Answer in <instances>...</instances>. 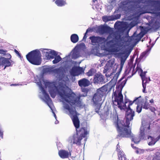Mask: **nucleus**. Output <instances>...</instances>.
Segmentation results:
<instances>
[{
    "label": "nucleus",
    "instance_id": "obj_1",
    "mask_svg": "<svg viewBox=\"0 0 160 160\" xmlns=\"http://www.w3.org/2000/svg\"><path fill=\"white\" fill-rule=\"evenodd\" d=\"M58 93L64 102V108L69 112L70 117L75 128L77 134L82 138H85L88 134L87 127H81L79 130H77L80 127V122L78 117V114L75 108L72 107L73 105L79 107L82 106V101L80 100V96H77L73 92L67 91L63 87L60 88Z\"/></svg>",
    "mask_w": 160,
    "mask_h": 160
},
{
    "label": "nucleus",
    "instance_id": "obj_2",
    "mask_svg": "<svg viewBox=\"0 0 160 160\" xmlns=\"http://www.w3.org/2000/svg\"><path fill=\"white\" fill-rule=\"evenodd\" d=\"M156 41H149L148 44H147V49L144 52H142L141 54L138 59L137 58L136 62L134 65H133V62L134 59L133 57H132L130 59L128 65L126 67L125 71L123 76L121 78V82L124 78L126 76L129 74L128 78H131L137 71L138 73L142 71L140 64H139V61L144 59L149 54L151 50L156 42Z\"/></svg>",
    "mask_w": 160,
    "mask_h": 160
},
{
    "label": "nucleus",
    "instance_id": "obj_3",
    "mask_svg": "<svg viewBox=\"0 0 160 160\" xmlns=\"http://www.w3.org/2000/svg\"><path fill=\"white\" fill-rule=\"evenodd\" d=\"M127 79H125L121 83V111H124L125 112V118L126 119L125 122H123V123H125L127 125H129L130 122L133 120V117L134 116V112L131 109L130 106L132 104L131 102L128 103L129 99L126 98L125 94V95L124 102H123V95L121 93V91L122 88L126 83Z\"/></svg>",
    "mask_w": 160,
    "mask_h": 160
},
{
    "label": "nucleus",
    "instance_id": "obj_4",
    "mask_svg": "<svg viewBox=\"0 0 160 160\" xmlns=\"http://www.w3.org/2000/svg\"><path fill=\"white\" fill-rule=\"evenodd\" d=\"M120 41H91L94 47L110 53L116 52L120 50Z\"/></svg>",
    "mask_w": 160,
    "mask_h": 160
},
{
    "label": "nucleus",
    "instance_id": "obj_5",
    "mask_svg": "<svg viewBox=\"0 0 160 160\" xmlns=\"http://www.w3.org/2000/svg\"><path fill=\"white\" fill-rule=\"evenodd\" d=\"M139 41H121V71L134 47Z\"/></svg>",
    "mask_w": 160,
    "mask_h": 160
},
{
    "label": "nucleus",
    "instance_id": "obj_6",
    "mask_svg": "<svg viewBox=\"0 0 160 160\" xmlns=\"http://www.w3.org/2000/svg\"><path fill=\"white\" fill-rule=\"evenodd\" d=\"M142 126L140 128V138L138 136L133 137L132 135L131 137H132V141L135 144L138 143L140 141V139H145L146 135L151 133V130L150 123H145L142 122Z\"/></svg>",
    "mask_w": 160,
    "mask_h": 160
},
{
    "label": "nucleus",
    "instance_id": "obj_7",
    "mask_svg": "<svg viewBox=\"0 0 160 160\" xmlns=\"http://www.w3.org/2000/svg\"><path fill=\"white\" fill-rule=\"evenodd\" d=\"M41 56L40 51L38 50H35L29 52L26 55V58L27 60L31 64L38 65L41 63Z\"/></svg>",
    "mask_w": 160,
    "mask_h": 160
},
{
    "label": "nucleus",
    "instance_id": "obj_8",
    "mask_svg": "<svg viewBox=\"0 0 160 160\" xmlns=\"http://www.w3.org/2000/svg\"><path fill=\"white\" fill-rule=\"evenodd\" d=\"M108 89V85H105L97 90L92 99L94 104H102V98L106 94Z\"/></svg>",
    "mask_w": 160,
    "mask_h": 160
},
{
    "label": "nucleus",
    "instance_id": "obj_9",
    "mask_svg": "<svg viewBox=\"0 0 160 160\" xmlns=\"http://www.w3.org/2000/svg\"><path fill=\"white\" fill-rule=\"evenodd\" d=\"M104 115L105 117H108L110 118H113V119L115 118L114 124L117 128V131L118 132H120V126H119L120 121L116 112L114 113L113 112H112L111 109L108 108L104 112Z\"/></svg>",
    "mask_w": 160,
    "mask_h": 160
},
{
    "label": "nucleus",
    "instance_id": "obj_10",
    "mask_svg": "<svg viewBox=\"0 0 160 160\" xmlns=\"http://www.w3.org/2000/svg\"><path fill=\"white\" fill-rule=\"evenodd\" d=\"M114 27L116 31L113 32L112 29V31L109 35L107 40L110 39L111 40H119L120 39V21H117L114 24Z\"/></svg>",
    "mask_w": 160,
    "mask_h": 160
},
{
    "label": "nucleus",
    "instance_id": "obj_11",
    "mask_svg": "<svg viewBox=\"0 0 160 160\" xmlns=\"http://www.w3.org/2000/svg\"><path fill=\"white\" fill-rule=\"evenodd\" d=\"M138 23V18H135L131 21L129 24H128L126 22L121 21V33L123 32L122 30L126 31L128 30V33L129 30L132 28L137 25Z\"/></svg>",
    "mask_w": 160,
    "mask_h": 160
},
{
    "label": "nucleus",
    "instance_id": "obj_12",
    "mask_svg": "<svg viewBox=\"0 0 160 160\" xmlns=\"http://www.w3.org/2000/svg\"><path fill=\"white\" fill-rule=\"evenodd\" d=\"M120 80H119L116 86V90L113 92L112 96L114 98V100L113 103L114 105L117 106L120 108V84L119 82Z\"/></svg>",
    "mask_w": 160,
    "mask_h": 160
},
{
    "label": "nucleus",
    "instance_id": "obj_13",
    "mask_svg": "<svg viewBox=\"0 0 160 160\" xmlns=\"http://www.w3.org/2000/svg\"><path fill=\"white\" fill-rule=\"evenodd\" d=\"M121 124L122 126H121V137L130 138L132 136L129 125H127L125 123Z\"/></svg>",
    "mask_w": 160,
    "mask_h": 160
},
{
    "label": "nucleus",
    "instance_id": "obj_14",
    "mask_svg": "<svg viewBox=\"0 0 160 160\" xmlns=\"http://www.w3.org/2000/svg\"><path fill=\"white\" fill-rule=\"evenodd\" d=\"M151 3L154 8L151 9V13L160 18V12H158L160 11V1L152 0L151 1Z\"/></svg>",
    "mask_w": 160,
    "mask_h": 160
},
{
    "label": "nucleus",
    "instance_id": "obj_15",
    "mask_svg": "<svg viewBox=\"0 0 160 160\" xmlns=\"http://www.w3.org/2000/svg\"><path fill=\"white\" fill-rule=\"evenodd\" d=\"M83 138L80 136L76 134H74L72 136L69 137L68 141L72 144H75L78 146H80L81 145V141Z\"/></svg>",
    "mask_w": 160,
    "mask_h": 160
},
{
    "label": "nucleus",
    "instance_id": "obj_16",
    "mask_svg": "<svg viewBox=\"0 0 160 160\" xmlns=\"http://www.w3.org/2000/svg\"><path fill=\"white\" fill-rule=\"evenodd\" d=\"M85 46L83 43H81L79 45H77L72 50V58L73 59H76L81 56L80 48L81 46Z\"/></svg>",
    "mask_w": 160,
    "mask_h": 160
},
{
    "label": "nucleus",
    "instance_id": "obj_17",
    "mask_svg": "<svg viewBox=\"0 0 160 160\" xmlns=\"http://www.w3.org/2000/svg\"><path fill=\"white\" fill-rule=\"evenodd\" d=\"M105 78L101 73H96L94 77L93 82L95 84H103L105 82Z\"/></svg>",
    "mask_w": 160,
    "mask_h": 160
},
{
    "label": "nucleus",
    "instance_id": "obj_18",
    "mask_svg": "<svg viewBox=\"0 0 160 160\" xmlns=\"http://www.w3.org/2000/svg\"><path fill=\"white\" fill-rule=\"evenodd\" d=\"M97 31L102 34L105 33H108L109 35L112 31V28L108 26H99L98 27Z\"/></svg>",
    "mask_w": 160,
    "mask_h": 160
},
{
    "label": "nucleus",
    "instance_id": "obj_19",
    "mask_svg": "<svg viewBox=\"0 0 160 160\" xmlns=\"http://www.w3.org/2000/svg\"><path fill=\"white\" fill-rule=\"evenodd\" d=\"M84 72V70L82 67H73L71 70V74L74 76H77Z\"/></svg>",
    "mask_w": 160,
    "mask_h": 160
},
{
    "label": "nucleus",
    "instance_id": "obj_20",
    "mask_svg": "<svg viewBox=\"0 0 160 160\" xmlns=\"http://www.w3.org/2000/svg\"><path fill=\"white\" fill-rule=\"evenodd\" d=\"M90 30L91 29L89 28L87 30L82 40H86L88 37V38L90 40H107L104 38L102 39L99 37H96L94 36H89V35L88 34V33Z\"/></svg>",
    "mask_w": 160,
    "mask_h": 160
},
{
    "label": "nucleus",
    "instance_id": "obj_21",
    "mask_svg": "<svg viewBox=\"0 0 160 160\" xmlns=\"http://www.w3.org/2000/svg\"><path fill=\"white\" fill-rule=\"evenodd\" d=\"M91 84L90 82L88 79L83 78L78 81V84L81 87H86Z\"/></svg>",
    "mask_w": 160,
    "mask_h": 160
},
{
    "label": "nucleus",
    "instance_id": "obj_22",
    "mask_svg": "<svg viewBox=\"0 0 160 160\" xmlns=\"http://www.w3.org/2000/svg\"><path fill=\"white\" fill-rule=\"evenodd\" d=\"M8 58H3L2 61V64L4 66L3 70H5L6 67L12 66L11 62L9 60V59L11 58V56L10 54H8Z\"/></svg>",
    "mask_w": 160,
    "mask_h": 160
},
{
    "label": "nucleus",
    "instance_id": "obj_23",
    "mask_svg": "<svg viewBox=\"0 0 160 160\" xmlns=\"http://www.w3.org/2000/svg\"><path fill=\"white\" fill-rule=\"evenodd\" d=\"M58 153L60 157L62 159L68 158L71 155L70 152L64 150H60Z\"/></svg>",
    "mask_w": 160,
    "mask_h": 160
},
{
    "label": "nucleus",
    "instance_id": "obj_24",
    "mask_svg": "<svg viewBox=\"0 0 160 160\" xmlns=\"http://www.w3.org/2000/svg\"><path fill=\"white\" fill-rule=\"evenodd\" d=\"M58 55L57 52L54 50H51L50 52H46L45 56L47 59H52L54 58L55 56Z\"/></svg>",
    "mask_w": 160,
    "mask_h": 160
},
{
    "label": "nucleus",
    "instance_id": "obj_25",
    "mask_svg": "<svg viewBox=\"0 0 160 160\" xmlns=\"http://www.w3.org/2000/svg\"><path fill=\"white\" fill-rule=\"evenodd\" d=\"M160 138V135L156 138H153L152 137L148 136V145H154L156 142Z\"/></svg>",
    "mask_w": 160,
    "mask_h": 160
},
{
    "label": "nucleus",
    "instance_id": "obj_26",
    "mask_svg": "<svg viewBox=\"0 0 160 160\" xmlns=\"http://www.w3.org/2000/svg\"><path fill=\"white\" fill-rule=\"evenodd\" d=\"M43 92L44 94V97L45 98V99L46 100V102L48 106L50 108H51V107L49 104V103H51L52 102V101L51 99L50 98L47 92H46L45 90L43 91Z\"/></svg>",
    "mask_w": 160,
    "mask_h": 160
},
{
    "label": "nucleus",
    "instance_id": "obj_27",
    "mask_svg": "<svg viewBox=\"0 0 160 160\" xmlns=\"http://www.w3.org/2000/svg\"><path fill=\"white\" fill-rule=\"evenodd\" d=\"M55 3L59 7H62L66 5V0H56Z\"/></svg>",
    "mask_w": 160,
    "mask_h": 160
},
{
    "label": "nucleus",
    "instance_id": "obj_28",
    "mask_svg": "<svg viewBox=\"0 0 160 160\" xmlns=\"http://www.w3.org/2000/svg\"><path fill=\"white\" fill-rule=\"evenodd\" d=\"M147 72L145 71L143 72V70L142 71L140 72L139 73H140V76L141 77L142 80V82L143 83L146 81H147V82H149L150 80V79L149 78V80L145 76L146 73Z\"/></svg>",
    "mask_w": 160,
    "mask_h": 160
},
{
    "label": "nucleus",
    "instance_id": "obj_29",
    "mask_svg": "<svg viewBox=\"0 0 160 160\" xmlns=\"http://www.w3.org/2000/svg\"><path fill=\"white\" fill-rule=\"evenodd\" d=\"M141 96H140L138 98H136L133 101V102H132L131 101H129H129L128 103L131 102V103H132V104L134 103L136 104H137V105H139V104L141 103V102H142V100L141 99Z\"/></svg>",
    "mask_w": 160,
    "mask_h": 160
},
{
    "label": "nucleus",
    "instance_id": "obj_30",
    "mask_svg": "<svg viewBox=\"0 0 160 160\" xmlns=\"http://www.w3.org/2000/svg\"><path fill=\"white\" fill-rule=\"evenodd\" d=\"M54 59L52 61L53 64H56L62 60V58L59 55L55 56Z\"/></svg>",
    "mask_w": 160,
    "mask_h": 160
},
{
    "label": "nucleus",
    "instance_id": "obj_31",
    "mask_svg": "<svg viewBox=\"0 0 160 160\" xmlns=\"http://www.w3.org/2000/svg\"><path fill=\"white\" fill-rule=\"evenodd\" d=\"M96 70L94 68H92L90 69L86 73V75L88 76H91L93 75L95 73Z\"/></svg>",
    "mask_w": 160,
    "mask_h": 160
},
{
    "label": "nucleus",
    "instance_id": "obj_32",
    "mask_svg": "<svg viewBox=\"0 0 160 160\" xmlns=\"http://www.w3.org/2000/svg\"><path fill=\"white\" fill-rule=\"evenodd\" d=\"M102 18L103 21L105 22L113 20V18L112 17L110 16H104L102 17Z\"/></svg>",
    "mask_w": 160,
    "mask_h": 160
},
{
    "label": "nucleus",
    "instance_id": "obj_33",
    "mask_svg": "<svg viewBox=\"0 0 160 160\" xmlns=\"http://www.w3.org/2000/svg\"><path fill=\"white\" fill-rule=\"evenodd\" d=\"M150 104H149L148 102L147 101L146 99V101L143 104H142V106L143 108L146 109H147L150 107Z\"/></svg>",
    "mask_w": 160,
    "mask_h": 160
},
{
    "label": "nucleus",
    "instance_id": "obj_34",
    "mask_svg": "<svg viewBox=\"0 0 160 160\" xmlns=\"http://www.w3.org/2000/svg\"><path fill=\"white\" fill-rule=\"evenodd\" d=\"M79 37L77 34H72L70 37V40H78Z\"/></svg>",
    "mask_w": 160,
    "mask_h": 160
},
{
    "label": "nucleus",
    "instance_id": "obj_35",
    "mask_svg": "<svg viewBox=\"0 0 160 160\" xmlns=\"http://www.w3.org/2000/svg\"><path fill=\"white\" fill-rule=\"evenodd\" d=\"M152 160H160V152H157L156 153Z\"/></svg>",
    "mask_w": 160,
    "mask_h": 160
},
{
    "label": "nucleus",
    "instance_id": "obj_36",
    "mask_svg": "<svg viewBox=\"0 0 160 160\" xmlns=\"http://www.w3.org/2000/svg\"><path fill=\"white\" fill-rule=\"evenodd\" d=\"M102 104H94L95 106H96V107L95 108V111L97 113H99V110Z\"/></svg>",
    "mask_w": 160,
    "mask_h": 160
},
{
    "label": "nucleus",
    "instance_id": "obj_37",
    "mask_svg": "<svg viewBox=\"0 0 160 160\" xmlns=\"http://www.w3.org/2000/svg\"><path fill=\"white\" fill-rule=\"evenodd\" d=\"M148 82H147V81H146L144 82H143H143H142V86L143 87V89L142 90V92L144 93L146 92H145V89L146 88V84L147 83H148Z\"/></svg>",
    "mask_w": 160,
    "mask_h": 160
},
{
    "label": "nucleus",
    "instance_id": "obj_38",
    "mask_svg": "<svg viewBox=\"0 0 160 160\" xmlns=\"http://www.w3.org/2000/svg\"><path fill=\"white\" fill-rule=\"evenodd\" d=\"M142 106H140V105H137L136 107V111L138 113H140L142 110Z\"/></svg>",
    "mask_w": 160,
    "mask_h": 160
},
{
    "label": "nucleus",
    "instance_id": "obj_39",
    "mask_svg": "<svg viewBox=\"0 0 160 160\" xmlns=\"http://www.w3.org/2000/svg\"><path fill=\"white\" fill-rule=\"evenodd\" d=\"M110 2L111 5H116L117 0H110Z\"/></svg>",
    "mask_w": 160,
    "mask_h": 160
},
{
    "label": "nucleus",
    "instance_id": "obj_40",
    "mask_svg": "<svg viewBox=\"0 0 160 160\" xmlns=\"http://www.w3.org/2000/svg\"><path fill=\"white\" fill-rule=\"evenodd\" d=\"M144 152V150L141 149H138L136 151L137 153L139 154L142 153Z\"/></svg>",
    "mask_w": 160,
    "mask_h": 160
},
{
    "label": "nucleus",
    "instance_id": "obj_41",
    "mask_svg": "<svg viewBox=\"0 0 160 160\" xmlns=\"http://www.w3.org/2000/svg\"><path fill=\"white\" fill-rule=\"evenodd\" d=\"M7 52V51L4 50L2 49H0V54H6Z\"/></svg>",
    "mask_w": 160,
    "mask_h": 160
},
{
    "label": "nucleus",
    "instance_id": "obj_42",
    "mask_svg": "<svg viewBox=\"0 0 160 160\" xmlns=\"http://www.w3.org/2000/svg\"><path fill=\"white\" fill-rule=\"evenodd\" d=\"M122 158V160H126V158L125 155H124L123 153L121 152V157Z\"/></svg>",
    "mask_w": 160,
    "mask_h": 160
},
{
    "label": "nucleus",
    "instance_id": "obj_43",
    "mask_svg": "<svg viewBox=\"0 0 160 160\" xmlns=\"http://www.w3.org/2000/svg\"><path fill=\"white\" fill-rule=\"evenodd\" d=\"M149 109L150 110V111L153 112H154L156 111V109L155 108L152 107H150Z\"/></svg>",
    "mask_w": 160,
    "mask_h": 160
},
{
    "label": "nucleus",
    "instance_id": "obj_44",
    "mask_svg": "<svg viewBox=\"0 0 160 160\" xmlns=\"http://www.w3.org/2000/svg\"><path fill=\"white\" fill-rule=\"evenodd\" d=\"M14 52L19 57H21V54L16 49H14Z\"/></svg>",
    "mask_w": 160,
    "mask_h": 160
},
{
    "label": "nucleus",
    "instance_id": "obj_45",
    "mask_svg": "<svg viewBox=\"0 0 160 160\" xmlns=\"http://www.w3.org/2000/svg\"><path fill=\"white\" fill-rule=\"evenodd\" d=\"M141 37H139V38H133V39H130V40H141Z\"/></svg>",
    "mask_w": 160,
    "mask_h": 160
},
{
    "label": "nucleus",
    "instance_id": "obj_46",
    "mask_svg": "<svg viewBox=\"0 0 160 160\" xmlns=\"http://www.w3.org/2000/svg\"><path fill=\"white\" fill-rule=\"evenodd\" d=\"M119 147V144L118 143L117 145L116 149H117V152H120V149L118 148Z\"/></svg>",
    "mask_w": 160,
    "mask_h": 160
},
{
    "label": "nucleus",
    "instance_id": "obj_47",
    "mask_svg": "<svg viewBox=\"0 0 160 160\" xmlns=\"http://www.w3.org/2000/svg\"><path fill=\"white\" fill-rule=\"evenodd\" d=\"M50 95H51V97L52 98H54V97L55 96V95L54 94H53L52 93H51Z\"/></svg>",
    "mask_w": 160,
    "mask_h": 160
},
{
    "label": "nucleus",
    "instance_id": "obj_48",
    "mask_svg": "<svg viewBox=\"0 0 160 160\" xmlns=\"http://www.w3.org/2000/svg\"><path fill=\"white\" fill-rule=\"evenodd\" d=\"M149 102L150 103H152L153 102V99H152L150 100Z\"/></svg>",
    "mask_w": 160,
    "mask_h": 160
},
{
    "label": "nucleus",
    "instance_id": "obj_49",
    "mask_svg": "<svg viewBox=\"0 0 160 160\" xmlns=\"http://www.w3.org/2000/svg\"><path fill=\"white\" fill-rule=\"evenodd\" d=\"M74 43H76L78 41H71Z\"/></svg>",
    "mask_w": 160,
    "mask_h": 160
},
{
    "label": "nucleus",
    "instance_id": "obj_50",
    "mask_svg": "<svg viewBox=\"0 0 160 160\" xmlns=\"http://www.w3.org/2000/svg\"><path fill=\"white\" fill-rule=\"evenodd\" d=\"M92 1L93 3H94L95 1H97V0H92Z\"/></svg>",
    "mask_w": 160,
    "mask_h": 160
},
{
    "label": "nucleus",
    "instance_id": "obj_51",
    "mask_svg": "<svg viewBox=\"0 0 160 160\" xmlns=\"http://www.w3.org/2000/svg\"><path fill=\"white\" fill-rule=\"evenodd\" d=\"M53 113H54V116L55 118H56V115L55 114V113L53 112Z\"/></svg>",
    "mask_w": 160,
    "mask_h": 160
},
{
    "label": "nucleus",
    "instance_id": "obj_52",
    "mask_svg": "<svg viewBox=\"0 0 160 160\" xmlns=\"http://www.w3.org/2000/svg\"><path fill=\"white\" fill-rule=\"evenodd\" d=\"M131 146H132V147L133 148H135V147H134V146H133V145L132 144H131Z\"/></svg>",
    "mask_w": 160,
    "mask_h": 160
},
{
    "label": "nucleus",
    "instance_id": "obj_53",
    "mask_svg": "<svg viewBox=\"0 0 160 160\" xmlns=\"http://www.w3.org/2000/svg\"><path fill=\"white\" fill-rule=\"evenodd\" d=\"M118 73H119L120 72V69H119L118 71Z\"/></svg>",
    "mask_w": 160,
    "mask_h": 160
},
{
    "label": "nucleus",
    "instance_id": "obj_54",
    "mask_svg": "<svg viewBox=\"0 0 160 160\" xmlns=\"http://www.w3.org/2000/svg\"><path fill=\"white\" fill-rule=\"evenodd\" d=\"M16 84H12V85H11V86H16Z\"/></svg>",
    "mask_w": 160,
    "mask_h": 160
},
{
    "label": "nucleus",
    "instance_id": "obj_55",
    "mask_svg": "<svg viewBox=\"0 0 160 160\" xmlns=\"http://www.w3.org/2000/svg\"><path fill=\"white\" fill-rule=\"evenodd\" d=\"M124 40V39H123L122 38H121V40Z\"/></svg>",
    "mask_w": 160,
    "mask_h": 160
},
{
    "label": "nucleus",
    "instance_id": "obj_56",
    "mask_svg": "<svg viewBox=\"0 0 160 160\" xmlns=\"http://www.w3.org/2000/svg\"><path fill=\"white\" fill-rule=\"evenodd\" d=\"M1 62L0 61V66H1Z\"/></svg>",
    "mask_w": 160,
    "mask_h": 160
},
{
    "label": "nucleus",
    "instance_id": "obj_57",
    "mask_svg": "<svg viewBox=\"0 0 160 160\" xmlns=\"http://www.w3.org/2000/svg\"><path fill=\"white\" fill-rule=\"evenodd\" d=\"M140 28H143V27L141 26H140Z\"/></svg>",
    "mask_w": 160,
    "mask_h": 160
},
{
    "label": "nucleus",
    "instance_id": "obj_58",
    "mask_svg": "<svg viewBox=\"0 0 160 160\" xmlns=\"http://www.w3.org/2000/svg\"><path fill=\"white\" fill-rule=\"evenodd\" d=\"M118 16H119V17H120V14H118Z\"/></svg>",
    "mask_w": 160,
    "mask_h": 160
},
{
    "label": "nucleus",
    "instance_id": "obj_59",
    "mask_svg": "<svg viewBox=\"0 0 160 160\" xmlns=\"http://www.w3.org/2000/svg\"><path fill=\"white\" fill-rule=\"evenodd\" d=\"M119 54L120 55V53H118V55H119Z\"/></svg>",
    "mask_w": 160,
    "mask_h": 160
},
{
    "label": "nucleus",
    "instance_id": "obj_60",
    "mask_svg": "<svg viewBox=\"0 0 160 160\" xmlns=\"http://www.w3.org/2000/svg\"><path fill=\"white\" fill-rule=\"evenodd\" d=\"M139 36V34L138 35H137V37H138V36Z\"/></svg>",
    "mask_w": 160,
    "mask_h": 160
},
{
    "label": "nucleus",
    "instance_id": "obj_61",
    "mask_svg": "<svg viewBox=\"0 0 160 160\" xmlns=\"http://www.w3.org/2000/svg\"><path fill=\"white\" fill-rule=\"evenodd\" d=\"M86 140H87V138H85V140L86 141Z\"/></svg>",
    "mask_w": 160,
    "mask_h": 160
},
{
    "label": "nucleus",
    "instance_id": "obj_62",
    "mask_svg": "<svg viewBox=\"0 0 160 160\" xmlns=\"http://www.w3.org/2000/svg\"><path fill=\"white\" fill-rule=\"evenodd\" d=\"M158 39V38H157V39H156V40H157Z\"/></svg>",
    "mask_w": 160,
    "mask_h": 160
},
{
    "label": "nucleus",
    "instance_id": "obj_63",
    "mask_svg": "<svg viewBox=\"0 0 160 160\" xmlns=\"http://www.w3.org/2000/svg\"><path fill=\"white\" fill-rule=\"evenodd\" d=\"M120 6H119V7H118V8H120Z\"/></svg>",
    "mask_w": 160,
    "mask_h": 160
},
{
    "label": "nucleus",
    "instance_id": "obj_64",
    "mask_svg": "<svg viewBox=\"0 0 160 160\" xmlns=\"http://www.w3.org/2000/svg\"><path fill=\"white\" fill-rule=\"evenodd\" d=\"M54 1L55 0H53Z\"/></svg>",
    "mask_w": 160,
    "mask_h": 160
}]
</instances>
